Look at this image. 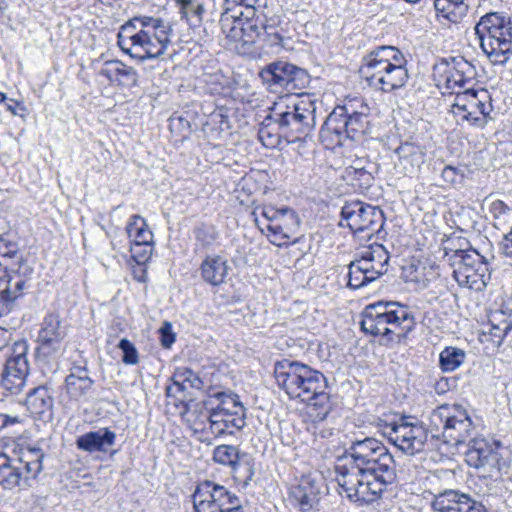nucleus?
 <instances>
[{"mask_svg": "<svg viewBox=\"0 0 512 512\" xmlns=\"http://www.w3.org/2000/svg\"><path fill=\"white\" fill-rule=\"evenodd\" d=\"M344 462L335 466L336 481L347 497L373 503L396 480L395 461L388 448L374 437L354 439L345 449Z\"/></svg>", "mask_w": 512, "mask_h": 512, "instance_id": "nucleus-1", "label": "nucleus"}, {"mask_svg": "<svg viewBox=\"0 0 512 512\" xmlns=\"http://www.w3.org/2000/svg\"><path fill=\"white\" fill-rule=\"evenodd\" d=\"M277 384L290 399L308 403V414L314 422L324 421L332 410L325 375L310 366L289 359L275 363Z\"/></svg>", "mask_w": 512, "mask_h": 512, "instance_id": "nucleus-2", "label": "nucleus"}, {"mask_svg": "<svg viewBox=\"0 0 512 512\" xmlns=\"http://www.w3.org/2000/svg\"><path fill=\"white\" fill-rule=\"evenodd\" d=\"M171 25L161 18L136 16L125 22L117 34L120 49L144 61L163 55L171 43Z\"/></svg>", "mask_w": 512, "mask_h": 512, "instance_id": "nucleus-3", "label": "nucleus"}, {"mask_svg": "<svg viewBox=\"0 0 512 512\" xmlns=\"http://www.w3.org/2000/svg\"><path fill=\"white\" fill-rule=\"evenodd\" d=\"M266 0H225L219 25L225 46L239 55H252L260 37L258 9L265 7Z\"/></svg>", "mask_w": 512, "mask_h": 512, "instance_id": "nucleus-4", "label": "nucleus"}, {"mask_svg": "<svg viewBox=\"0 0 512 512\" xmlns=\"http://www.w3.org/2000/svg\"><path fill=\"white\" fill-rule=\"evenodd\" d=\"M409 307L399 302H377L365 307L360 322L365 334L379 336L381 345L400 343L415 327Z\"/></svg>", "mask_w": 512, "mask_h": 512, "instance_id": "nucleus-5", "label": "nucleus"}, {"mask_svg": "<svg viewBox=\"0 0 512 512\" xmlns=\"http://www.w3.org/2000/svg\"><path fill=\"white\" fill-rule=\"evenodd\" d=\"M407 60L394 46H378L362 59L360 73L371 87L385 93L402 88L408 81Z\"/></svg>", "mask_w": 512, "mask_h": 512, "instance_id": "nucleus-6", "label": "nucleus"}, {"mask_svg": "<svg viewBox=\"0 0 512 512\" xmlns=\"http://www.w3.org/2000/svg\"><path fill=\"white\" fill-rule=\"evenodd\" d=\"M370 107L362 98L346 100L327 116L320 129V139L330 145H343L344 140H358L369 132Z\"/></svg>", "mask_w": 512, "mask_h": 512, "instance_id": "nucleus-7", "label": "nucleus"}, {"mask_svg": "<svg viewBox=\"0 0 512 512\" xmlns=\"http://www.w3.org/2000/svg\"><path fill=\"white\" fill-rule=\"evenodd\" d=\"M315 102L307 99L287 103L280 101L274 104L266 121H272L279 135L290 143L304 140L316 126Z\"/></svg>", "mask_w": 512, "mask_h": 512, "instance_id": "nucleus-8", "label": "nucleus"}, {"mask_svg": "<svg viewBox=\"0 0 512 512\" xmlns=\"http://www.w3.org/2000/svg\"><path fill=\"white\" fill-rule=\"evenodd\" d=\"M209 430L215 437L232 436L246 425V409L239 396L230 390L212 391L205 402Z\"/></svg>", "mask_w": 512, "mask_h": 512, "instance_id": "nucleus-9", "label": "nucleus"}, {"mask_svg": "<svg viewBox=\"0 0 512 512\" xmlns=\"http://www.w3.org/2000/svg\"><path fill=\"white\" fill-rule=\"evenodd\" d=\"M480 47L494 65H504L512 55V24L498 12L483 15L475 25Z\"/></svg>", "mask_w": 512, "mask_h": 512, "instance_id": "nucleus-10", "label": "nucleus"}, {"mask_svg": "<svg viewBox=\"0 0 512 512\" xmlns=\"http://www.w3.org/2000/svg\"><path fill=\"white\" fill-rule=\"evenodd\" d=\"M17 457L0 456V485L5 489L30 486L43 469L44 452L38 447L20 448Z\"/></svg>", "mask_w": 512, "mask_h": 512, "instance_id": "nucleus-11", "label": "nucleus"}, {"mask_svg": "<svg viewBox=\"0 0 512 512\" xmlns=\"http://www.w3.org/2000/svg\"><path fill=\"white\" fill-rule=\"evenodd\" d=\"M445 256L460 286L474 291H483L487 287L491 279L488 263L475 249L450 250Z\"/></svg>", "mask_w": 512, "mask_h": 512, "instance_id": "nucleus-12", "label": "nucleus"}, {"mask_svg": "<svg viewBox=\"0 0 512 512\" xmlns=\"http://www.w3.org/2000/svg\"><path fill=\"white\" fill-rule=\"evenodd\" d=\"M493 106L486 90L476 91L467 89L463 93H456L451 113L460 126L467 124L470 127L483 129L493 120L491 112Z\"/></svg>", "mask_w": 512, "mask_h": 512, "instance_id": "nucleus-13", "label": "nucleus"}, {"mask_svg": "<svg viewBox=\"0 0 512 512\" xmlns=\"http://www.w3.org/2000/svg\"><path fill=\"white\" fill-rule=\"evenodd\" d=\"M430 424L437 429L441 425L444 442L454 446L466 442L474 430L467 409L460 404L439 406L431 413Z\"/></svg>", "mask_w": 512, "mask_h": 512, "instance_id": "nucleus-14", "label": "nucleus"}, {"mask_svg": "<svg viewBox=\"0 0 512 512\" xmlns=\"http://www.w3.org/2000/svg\"><path fill=\"white\" fill-rule=\"evenodd\" d=\"M262 81L273 89L288 93L305 89L310 83L308 72L286 61H275L266 65L259 73Z\"/></svg>", "mask_w": 512, "mask_h": 512, "instance_id": "nucleus-15", "label": "nucleus"}, {"mask_svg": "<svg viewBox=\"0 0 512 512\" xmlns=\"http://www.w3.org/2000/svg\"><path fill=\"white\" fill-rule=\"evenodd\" d=\"M340 226L349 227L354 232L368 231L369 234L378 233L384 225L383 211L361 201L346 203L341 209Z\"/></svg>", "mask_w": 512, "mask_h": 512, "instance_id": "nucleus-16", "label": "nucleus"}, {"mask_svg": "<svg viewBox=\"0 0 512 512\" xmlns=\"http://www.w3.org/2000/svg\"><path fill=\"white\" fill-rule=\"evenodd\" d=\"M239 501L236 494L209 480L199 483L192 495L194 512H225Z\"/></svg>", "mask_w": 512, "mask_h": 512, "instance_id": "nucleus-17", "label": "nucleus"}, {"mask_svg": "<svg viewBox=\"0 0 512 512\" xmlns=\"http://www.w3.org/2000/svg\"><path fill=\"white\" fill-rule=\"evenodd\" d=\"M384 434L399 450L408 455L423 451L428 439L426 428L418 423H410L405 419L393 422L385 427Z\"/></svg>", "mask_w": 512, "mask_h": 512, "instance_id": "nucleus-18", "label": "nucleus"}, {"mask_svg": "<svg viewBox=\"0 0 512 512\" xmlns=\"http://www.w3.org/2000/svg\"><path fill=\"white\" fill-rule=\"evenodd\" d=\"M25 352V345L17 344L13 355H11L6 361L0 382V385L6 392V395H18L25 386L26 376L29 372V365Z\"/></svg>", "mask_w": 512, "mask_h": 512, "instance_id": "nucleus-19", "label": "nucleus"}, {"mask_svg": "<svg viewBox=\"0 0 512 512\" xmlns=\"http://www.w3.org/2000/svg\"><path fill=\"white\" fill-rule=\"evenodd\" d=\"M32 273L33 269L21 259L12 265H6V269L0 275V288L17 302L31 287Z\"/></svg>", "mask_w": 512, "mask_h": 512, "instance_id": "nucleus-20", "label": "nucleus"}, {"mask_svg": "<svg viewBox=\"0 0 512 512\" xmlns=\"http://www.w3.org/2000/svg\"><path fill=\"white\" fill-rule=\"evenodd\" d=\"M431 506L435 512H487L480 502L458 490H444L435 496Z\"/></svg>", "mask_w": 512, "mask_h": 512, "instance_id": "nucleus-21", "label": "nucleus"}, {"mask_svg": "<svg viewBox=\"0 0 512 512\" xmlns=\"http://www.w3.org/2000/svg\"><path fill=\"white\" fill-rule=\"evenodd\" d=\"M466 463L475 469L492 472L498 468L500 456L496 449L484 438H472L465 453Z\"/></svg>", "mask_w": 512, "mask_h": 512, "instance_id": "nucleus-22", "label": "nucleus"}, {"mask_svg": "<svg viewBox=\"0 0 512 512\" xmlns=\"http://www.w3.org/2000/svg\"><path fill=\"white\" fill-rule=\"evenodd\" d=\"M66 334V327L62 324L59 315H47L38 334L41 351L47 356L60 353Z\"/></svg>", "mask_w": 512, "mask_h": 512, "instance_id": "nucleus-23", "label": "nucleus"}, {"mask_svg": "<svg viewBox=\"0 0 512 512\" xmlns=\"http://www.w3.org/2000/svg\"><path fill=\"white\" fill-rule=\"evenodd\" d=\"M322 487L321 481L311 476H304L297 485L291 487V500L302 512H310L317 509L319 505Z\"/></svg>", "mask_w": 512, "mask_h": 512, "instance_id": "nucleus-24", "label": "nucleus"}, {"mask_svg": "<svg viewBox=\"0 0 512 512\" xmlns=\"http://www.w3.org/2000/svg\"><path fill=\"white\" fill-rule=\"evenodd\" d=\"M300 226V219L297 213L291 208H281L277 220L273 224H267V230L272 234V243L284 241L294 238Z\"/></svg>", "mask_w": 512, "mask_h": 512, "instance_id": "nucleus-25", "label": "nucleus"}, {"mask_svg": "<svg viewBox=\"0 0 512 512\" xmlns=\"http://www.w3.org/2000/svg\"><path fill=\"white\" fill-rule=\"evenodd\" d=\"M116 441V434L109 428H100L97 431H90L80 435L76 439V447L88 453H106Z\"/></svg>", "mask_w": 512, "mask_h": 512, "instance_id": "nucleus-26", "label": "nucleus"}, {"mask_svg": "<svg viewBox=\"0 0 512 512\" xmlns=\"http://www.w3.org/2000/svg\"><path fill=\"white\" fill-rule=\"evenodd\" d=\"M228 273V261L220 255H208L200 265L201 278L212 286L223 284Z\"/></svg>", "mask_w": 512, "mask_h": 512, "instance_id": "nucleus-27", "label": "nucleus"}, {"mask_svg": "<svg viewBox=\"0 0 512 512\" xmlns=\"http://www.w3.org/2000/svg\"><path fill=\"white\" fill-rule=\"evenodd\" d=\"M395 153L398 155L399 164L403 167L406 175H413L419 172L425 162V149L414 143H402Z\"/></svg>", "mask_w": 512, "mask_h": 512, "instance_id": "nucleus-28", "label": "nucleus"}, {"mask_svg": "<svg viewBox=\"0 0 512 512\" xmlns=\"http://www.w3.org/2000/svg\"><path fill=\"white\" fill-rule=\"evenodd\" d=\"M359 259L366 262L367 265L365 267L368 268L370 275L375 276L376 280L385 275L388 271L390 255L381 244L367 247L361 253Z\"/></svg>", "mask_w": 512, "mask_h": 512, "instance_id": "nucleus-29", "label": "nucleus"}, {"mask_svg": "<svg viewBox=\"0 0 512 512\" xmlns=\"http://www.w3.org/2000/svg\"><path fill=\"white\" fill-rule=\"evenodd\" d=\"M94 385L85 367H74L65 378V389L71 399L79 400L85 397Z\"/></svg>", "mask_w": 512, "mask_h": 512, "instance_id": "nucleus-30", "label": "nucleus"}, {"mask_svg": "<svg viewBox=\"0 0 512 512\" xmlns=\"http://www.w3.org/2000/svg\"><path fill=\"white\" fill-rule=\"evenodd\" d=\"M173 386L166 388L167 396H175L174 389L185 392L189 389L201 390L204 388L203 380L190 368L180 367L172 375Z\"/></svg>", "mask_w": 512, "mask_h": 512, "instance_id": "nucleus-31", "label": "nucleus"}, {"mask_svg": "<svg viewBox=\"0 0 512 512\" xmlns=\"http://www.w3.org/2000/svg\"><path fill=\"white\" fill-rule=\"evenodd\" d=\"M25 405L33 415L42 416L53 407V398L46 386H38L29 391Z\"/></svg>", "mask_w": 512, "mask_h": 512, "instance_id": "nucleus-32", "label": "nucleus"}, {"mask_svg": "<svg viewBox=\"0 0 512 512\" xmlns=\"http://www.w3.org/2000/svg\"><path fill=\"white\" fill-rule=\"evenodd\" d=\"M471 72L472 66L467 61L457 62V66L446 65L442 75L446 88L454 90L464 87L470 79Z\"/></svg>", "mask_w": 512, "mask_h": 512, "instance_id": "nucleus-33", "label": "nucleus"}, {"mask_svg": "<svg viewBox=\"0 0 512 512\" xmlns=\"http://www.w3.org/2000/svg\"><path fill=\"white\" fill-rule=\"evenodd\" d=\"M125 230L130 239V244L154 243V235L148 228L146 220L140 215H132L128 220Z\"/></svg>", "mask_w": 512, "mask_h": 512, "instance_id": "nucleus-34", "label": "nucleus"}, {"mask_svg": "<svg viewBox=\"0 0 512 512\" xmlns=\"http://www.w3.org/2000/svg\"><path fill=\"white\" fill-rule=\"evenodd\" d=\"M438 15L451 23H459L468 11L464 0H433Z\"/></svg>", "mask_w": 512, "mask_h": 512, "instance_id": "nucleus-35", "label": "nucleus"}, {"mask_svg": "<svg viewBox=\"0 0 512 512\" xmlns=\"http://www.w3.org/2000/svg\"><path fill=\"white\" fill-rule=\"evenodd\" d=\"M366 262L356 259L348 265V282L351 289H360L376 281L375 276L370 275Z\"/></svg>", "mask_w": 512, "mask_h": 512, "instance_id": "nucleus-36", "label": "nucleus"}, {"mask_svg": "<svg viewBox=\"0 0 512 512\" xmlns=\"http://www.w3.org/2000/svg\"><path fill=\"white\" fill-rule=\"evenodd\" d=\"M175 3L182 19L194 25L202 22L205 8L200 0H175Z\"/></svg>", "mask_w": 512, "mask_h": 512, "instance_id": "nucleus-37", "label": "nucleus"}, {"mask_svg": "<svg viewBox=\"0 0 512 512\" xmlns=\"http://www.w3.org/2000/svg\"><path fill=\"white\" fill-rule=\"evenodd\" d=\"M100 75L113 81L118 77L126 78L127 81L134 83L137 79L136 71L132 67H128L121 61H107L100 70Z\"/></svg>", "mask_w": 512, "mask_h": 512, "instance_id": "nucleus-38", "label": "nucleus"}, {"mask_svg": "<svg viewBox=\"0 0 512 512\" xmlns=\"http://www.w3.org/2000/svg\"><path fill=\"white\" fill-rule=\"evenodd\" d=\"M464 350L457 347H445L439 355V364L443 372H452L459 368L465 361Z\"/></svg>", "mask_w": 512, "mask_h": 512, "instance_id": "nucleus-39", "label": "nucleus"}, {"mask_svg": "<svg viewBox=\"0 0 512 512\" xmlns=\"http://www.w3.org/2000/svg\"><path fill=\"white\" fill-rule=\"evenodd\" d=\"M254 472L253 460L247 453H244L232 468L233 478L244 487L248 486L254 476Z\"/></svg>", "mask_w": 512, "mask_h": 512, "instance_id": "nucleus-40", "label": "nucleus"}, {"mask_svg": "<svg viewBox=\"0 0 512 512\" xmlns=\"http://www.w3.org/2000/svg\"><path fill=\"white\" fill-rule=\"evenodd\" d=\"M244 453L240 452L236 446L219 445L213 451V460L232 469Z\"/></svg>", "mask_w": 512, "mask_h": 512, "instance_id": "nucleus-41", "label": "nucleus"}, {"mask_svg": "<svg viewBox=\"0 0 512 512\" xmlns=\"http://www.w3.org/2000/svg\"><path fill=\"white\" fill-rule=\"evenodd\" d=\"M20 259L23 260L22 256L18 253L17 244L0 239V265H3L6 269V265H12Z\"/></svg>", "mask_w": 512, "mask_h": 512, "instance_id": "nucleus-42", "label": "nucleus"}, {"mask_svg": "<svg viewBox=\"0 0 512 512\" xmlns=\"http://www.w3.org/2000/svg\"><path fill=\"white\" fill-rule=\"evenodd\" d=\"M259 31H260V37L257 39H262L267 46L269 47H279L282 46V36L277 31L276 28H274L271 25H259Z\"/></svg>", "mask_w": 512, "mask_h": 512, "instance_id": "nucleus-43", "label": "nucleus"}, {"mask_svg": "<svg viewBox=\"0 0 512 512\" xmlns=\"http://www.w3.org/2000/svg\"><path fill=\"white\" fill-rule=\"evenodd\" d=\"M118 348L123 352L122 361L126 365H136L139 362V355L135 345L128 339L123 338L118 343Z\"/></svg>", "mask_w": 512, "mask_h": 512, "instance_id": "nucleus-44", "label": "nucleus"}, {"mask_svg": "<svg viewBox=\"0 0 512 512\" xmlns=\"http://www.w3.org/2000/svg\"><path fill=\"white\" fill-rule=\"evenodd\" d=\"M274 125L272 121H266L264 119L261 127L258 131L259 140L265 147H274L278 144V138L281 136L279 132L277 134L272 133L271 126Z\"/></svg>", "mask_w": 512, "mask_h": 512, "instance_id": "nucleus-45", "label": "nucleus"}, {"mask_svg": "<svg viewBox=\"0 0 512 512\" xmlns=\"http://www.w3.org/2000/svg\"><path fill=\"white\" fill-rule=\"evenodd\" d=\"M153 244L154 243H135L130 245V252L132 258L138 263V264H144L146 263L153 252Z\"/></svg>", "mask_w": 512, "mask_h": 512, "instance_id": "nucleus-46", "label": "nucleus"}, {"mask_svg": "<svg viewBox=\"0 0 512 512\" xmlns=\"http://www.w3.org/2000/svg\"><path fill=\"white\" fill-rule=\"evenodd\" d=\"M160 342L164 348H170L175 342V333L172 331V325L169 322H164L159 329Z\"/></svg>", "mask_w": 512, "mask_h": 512, "instance_id": "nucleus-47", "label": "nucleus"}, {"mask_svg": "<svg viewBox=\"0 0 512 512\" xmlns=\"http://www.w3.org/2000/svg\"><path fill=\"white\" fill-rule=\"evenodd\" d=\"M490 212L496 220H501L511 212V209L501 200H495L490 205Z\"/></svg>", "mask_w": 512, "mask_h": 512, "instance_id": "nucleus-48", "label": "nucleus"}, {"mask_svg": "<svg viewBox=\"0 0 512 512\" xmlns=\"http://www.w3.org/2000/svg\"><path fill=\"white\" fill-rule=\"evenodd\" d=\"M442 178L445 182L454 184L463 178V173H461L456 167L447 165L442 171Z\"/></svg>", "mask_w": 512, "mask_h": 512, "instance_id": "nucleus-49", "label": "nucleus"}, {"mask_svg": "<svg viewBox=\"0 0 512 512\" xmlns=\"http://www.w3.org/2000/svg\"><path fill=\"white\" fill-rule=\"evenodd\" d=\"M353 174H354L353 179L358 180L360 182L359 186L361 188L370 187L374 180L372 174L370 172L366 171L364 168L354 169Z\"/></svg>", "mask_w": 512, "mask_h": 512, "instance_id": "nucleus-50", "label": "nucleus"}, {"mask_svg": "<svg viewBox=\"0 0 512 512\" xmlns=\"http://www.w3.org/2000/svg\"><path fill=\"white\" fill-rule=\"evenodd\" d=\"M16 302L0 288V316L7 315L14 308Z\"/></svg>", "mask_w": 512, "mask_h": 512, "instance_id": "nucleus-51", "label": "nucleus"}, {"mask_svg": "<svg viewBox=\"0 0 512 512\" xmlns=\"http://www.w3.org/2000/svg\"><path fill=\"white\" fill-rule=\"evenodd\" d=\"M216 238L215 231L212 228H199L196 231V239L204 245H210Z\"/></svg>", "mask_w": 512, "mask_h": 512, "instance_id": "nucleus-52", "label": "nucleus"}, {"mask_svg": "<svg viewBox=\"0 0 512 512\" xmlns=\"http://www.w3.org/2000/svg\"><path fill=\"white\" fill-rule=\"evenodd\" d=\"M281 209H276L274 207H263L261 211V215L268 221V224H273L277 220V217L280 213Z\"/></svg>", "mask_w": 512, "mask_h": 512, "instance_id": "nucleus-53", "label": "nucleus"}, {"mask_svg": "<svg viewBox=\"0 0 512 512\" xmlns=\"http://www.w3.org/2000/svg\"><path fill=\"white\" fill-rule=\"evenodd\" d=\"M6 110L9 111L13 115H17V108H20L21 110H25V108L19 103L18 101L14 99H7L6 103Z\"/></svg>", "mask_w": 512, "mask_h": 512, "instance_id": "nucleus-54", "label": "nucleus"}, {"mask_svg": "<svg viewBox=\"0 0 512 512\" xmlns=\"http://www.w3.org/2000/svg\"><path fill=\"white\" fill-rule=\"evenodd\" d=\"M0 415H1L2 421L4 422V428L7 426L14 425V424L21 422V419L19 418V416H16V415L14 416V415H9V414H4V413H0Z\"/></svg>", "mask_w": 512, "mask_h": 512, "instance_id": "nucleus-55", "label": "nucleus"}, {"mask_svg": "<svg viewBox=\"0 0 512 512\" xmlns=\"http://www.w3.org/2000/svg\"><path fill=\"white\" fill-rule=\"evenodd\" d=\"M503 247L506 249L507 255H512V227L511 230L504 235Z\"/></svg>", "mask_w": 512, "mask_h": 512, "instance_id": "nucleus-56", "label": "nucleus"}, {"mask_svg": "<svg viewBox=\"0 0 512 512\" xmlns=\"http://www.w3.org/2000/svg\"><path fill=\"white\" fill-rule=\"evenodd\" d=\"M504 313H508L512 318V297L508 299L504 304Z\"/></svg>", "mask_w": 512, "mask_h": 512, "instance_id": "nucleus-57", "label": "nucleus"}, {"mask_svg": "<svg viewBox=\"0 0 512 512\" xmlns=\"http://www.w3.org/2000/svg\"><path fill=\"white\" fill-rule=\"evenodd\" d=\"M225 512H244L241 501L238 502V505H233L231 509Z\"/></svg>", "mask_w": 512, "mask_h": 512, "instance_id": "nucleus-58", "label": "nucleus"}, {"mask_svg": "<svg viewBox=\"0 0 512 512\" xmlns=\"http://www.w3.org/2000/svg\"><path fill=\"white\" fill-rule=\"evenodd\" d=\"M7 99L8 98H7L6 94L3 92H0V104H5Z\"/></svg>", "mask_w": 512, "mask_h": 512, "instance_id": "nucleus-59", "label": "nucleus"}, {"mask_svg": "<svg viewBox=\"0 0 512 512\" xmlns=\"http://www.w3.org/2000/svg\"><path fill=\"white\" fill-rule=\"evenodd\" d=\"M211 78H214L215 80H218L219 78H222V76L215 74V75L211 76Z\"/></svg>", "mask_w": 512, "mask_h": 512, "instance_id": "nucleus-60", "label": "nucleus"}, {"mask_svg": "<svg viewBox=\"0 0 512 512\" xmlns=\"http://www.w3.org/2000/svg\"><path fill=\"white\" fill-rule=\"evenodd\" d=\"M255 223H256L257 226L260 227V221H259V219L257 217H255Z\"/></svg>", "mask_w": 512, "mask_h": 512, "instance_id": "nucleus-61", "label": "nucleus"}]
</instances>
